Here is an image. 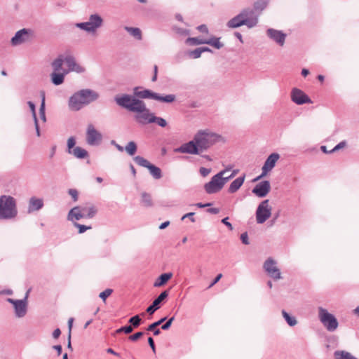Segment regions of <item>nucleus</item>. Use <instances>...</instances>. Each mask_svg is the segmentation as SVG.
Returning <instances> with one entry per match:
<instances>
[{
  "label": "nucleus",
  "instance_id": "obj_1",
  "mask_svg": "<svg viewBox=\"0 0 359 359\" xmlns=\"http://www.w3.org/2000/svg\"><path fill=\"white\" fill-rule=\"evenodd\" d=\"M114 101L117 105L128 110L136 113L135 120L142 124L156 123L161 127H165L167 121L158 116H156L147 107L146 104L142 100H139L129 94H121L114 97Z\"/></svg>",
  "mask_w": 359,
  "mask_h": 359
},
{
  "label": "nucleus",
  "instance_id": "obj_2",
  "mask_svg": "<svg viewBox=\"0 0 359 359\" xmlns=\"http://www.w3.org/2000/svg\"><path fill=\"white\" fill-rule=\"evenodd\" d=\"M99 94L90 89H83L74 93L69 100V108L72 111H79L84 105L97 100Z\"/></svg>",
  "mask_w": 359,
  "mask_h": 359
},
{
  "label": "nucleus",
  "instance_id": "obj_3",
  "mask_svg": "<svg viewBox=\"0 0 359 359\" xmlns=\"http://www.w3.org/2000/svg\"><path fill=\"white\" fill-rule=\"evenodd\" d=\"M257 25V16L255 14L254 11L251 8L243 9L238 15L229 20L226 25L229 28H238L243 25H245L248 28L251 29Z\"/></svg>",
  "mask_w": 359,
  "mask_h": 359
},
{
  "label": "nucleus",
  "instance_id": "obj_4",
  "mask_svg": "<svg viewBox=\"0 0 359 359\" xmlns=\"http://www.w3.org/2000/svg\"><path fill=\"white\" fill-rule=\"evenodd\" d=\"M18 215L16 200L11 196H0V219H11Z\"/></svg>",
  "mask_w": 359,
  "mask_h": 359
},
{
  "label": "nucleus",
  "instance_id": "obj_5",
  "mask_svg": "<svg viewBox=\"0 0 359 359\" xmlns=\"http://www.w3.org/2000/svg\"><path fill=\"white\" fill-rule=\"evenodd\" d=\"M194 137L201 151L208 149L222 139L221 135L209 130H199Z\"/></svg>",
  "mask_w": 359,
  "mask_h": 359
},
{
  "label": "nucleus",
  "instance_id": "obj_6",
  "mask_svg": "<svg viewBox=\"0 0 359 359\" xmlns=\"http://www.w3.org/2000/svg\"><path fill=\"white\" fill-rule=\"evenodd\" d=\"M318 318L321 323L328 332H332L337 329L339 326L337 319L333 314L329 313L327 309L323 307H319Z\"/></svg>",
  "mask_w": 359,
  "mask_h": 359
},
{
  "label": "nucleus",
  "instance_id": "obj_7",
  "mask_svg": "<svg viewBox=\"0 0 359 359\" xmlns=\"http://www.w3.org/2000/svg\"><path fill=\"white\" fill-rule=\"evenodd\" d=\"M86 208H81L80 206L74 207L69 211L68 220L78 221L82 218L92 219L97 212V208L93 205H91V208L88 210V214H86Z\"/></svg>",
  "mask_w": 359,
  "mask_h": 359
},
{
  "label": "nucleus",
  "instance_id": "obj_8",
  "mask_svg": "<svg viewBox=\"0 0 359 359\" xmlns=\"http://www.w3.org/2000/svg\"><path fill=\"white\" fill-rule=\"evenodd\" d=\"M226 170H222L215 175L210 181L204 185V189L208 194H216L224 187V182H221V176L224 175Z\"/></svg>",
  "mask_w": 359,
  "mask_h": 359
},
{
  "label": "nucleus",
  "instance_id": "obj_9",
  "mask_svg": "<svg viewBox=\"0 0 359 359\" xmlns=\"http://www.w3.org/2000/svg\"><path fill=\"white\" fill-rule=\"evenodd\" d=\"M103 20L98 14H92L88 22H79L76 26L88 32H94L102 25Z\"/></svg>",
  "mask_w": 359,
  "mask_h": 359
},
{
  "label": "nucleus",
  "instance_id": "obj_10",
  "mask_svg": "<svg viewBox=\"0 0 359 359\" xmlns=\"http://www.w3.org/2000/svg\"><path fill=\"white\" fill-rule=\"evenodd\" d=\"M271 207L268 199L262 201L256 210V220L258 224L264 223L271 215Z\"/></svg>",
  "mask_w": 359,
  "mask_h": 359
},
{
  "label": "nucleus",
  "instance_id": "obj_11",
  "mask_svg": "<svg viewBox=\"0 0 359 359\" xmlns=\"http://www.w3.org/2000/svg\"><path fill=\"white\" fill-rule=\"evenodd\" d=\"M33 31L30 29L23 28L18 31L14 36L11 38V43L13 46H20L29 42L33 37Z\"/></svg>",
  "mask_w": 359,
  "mask_h": 359
},
{
  "label": "nucleus",
  "instance_id": "obj_12",
  "mask_svg": "<svg viewBox=\"0 0 359 359\" xmlns=\"http://www.w3.org/2000/svg\"><path fill=\"white\" fill-rule=\"evenodd\" d=\"M133 160L140 166L147 168L149 170L150 174L154 179L158 180L161 178V170L158 167L151 164L149 161H147L142 156H136L133 158Z\"/></svg>",
  "mask_w": 359,
  "mask_h": 359
},
{
  "label": "nucleus",
  "instance_id": "obj_13",
  "mask_svg": "<svg viewBox=\"0 0 359 359\" xmlns=\"http://www.w3.org/2000/svg\"><path fill=\"white\" fill-rule=\"evenodd\" d=\"M6 301L13 304L14 308L15 316L18 318H24L27 313V304L26 303V298L22 299H14L8 298Z\"/></svg>",
  "mask_w": 359,
  "mask_h": 359
},
{
  "label": "nucleus",
  "instance_id": "obj_14",
  "mask_svg": "<svg viewBox=\"0 0 359 359\" xmlns=\"http://www.w3.org/2000/svg\"><path fill=\"white\" fill-rule=\"evenodd\" d=\"M263 267L268 275L274 280H279L282 278L280 271L276 266V262L273 259L268 258L264 262Z\"/></svg>",
  "mask_w": 359,
  "mask_h": 359
},
{
  "label": "nucleus",
  "instance_id": "obj_15",
  "mask_svg": "<svg viewBox=\"0 0 359 359\" xmlns=\"http://www.w3.org/2000/svg\"><path fill=\"white\" fill-rule=\"evenodd\" d=\"M175 152L189 154H199L201 151L198 146L194 137L193 140L184 143L180 147L175 149Z\"/></svg>",
  "mask_w": 359,
  "mask_h": 359
},
{
  "label": "nucleus",
  "instance_id": "obj_16",
  "mask_svg": "<svg viewBox=\"0 0 359 359\" xmlns=\"http://www.w3.org/2000/svg\"><path fill=\"white\" fill-rule=\"evenodd\" d=\"M291 100L293 102L299 105H302L306 103H312V101L309 98V97L302 90L297 88H294L292 89Z\"/></svg>",
  "mask_w": 359,
  "mask_h": 359
},
{
  "label": "nucleus",
  "instance_id": "obj_17",
  "mask_svg": "<svg viewBox=\"0 0 359 359\" xmlns=\"http://www.w3.org/2000/svg\"><path fill=\"white\" fill-rule=\"evenodd\" d=\"M102 140V135L93 125H89L86 132V142L89 145H98Z\"/></svg>",
  "mask_w": 359,
  "mask_h": 359
},
{
  "label": "nucleus",
  "instance_id": "obj_18",
  "mask_svg": "<svg viewBox=\"0 0 359 359\" xmlns=\"http://www.w3.org/2000/svg\"><path fill=\"white\" fill-rule=\"evenodd\" d=\"M271 190L269 181L264 180L257 184L252 189V192L259 198L265 197Z\"/></svg>",
  "mask_w": 359,
  "mask_h": 359
},
{
  "label": "nucleus",
  "instance_id": "obj_19",
  "mask_svg": "<svg viewBox=\"0 0 359 359\" xmlns=\"http://www.w3.org/2000/svg\"><path fill=\"white\" fill-rule=\"evenodd\" d=\"M169 295V290H164L152 302V304L147 307L146 311L149 314H154L158 309H160V304L167 299Z\"/></svg>",
  "mask_w": 359,
  "mask_h": 359
},
{
  "label": "nucleus",
  "instance_id": "obj_20",
  "mask_svg": "<svg viewBox=\"0 0 359 359\" xmlns=\"http://www.w3.org/2000/svg\"><path fill=\"white\" fill-rule=\"evenodd\" d=\"M279 158L280 156L277 153H272L268 156L262 168V176H266L275 167L276 163Z\"/></svg>",
  "mask_w": 359,
  "mask_h": 359
},
{
  "label": "nucleus",
  "instance_id": "obj_21",
  "mask_svg": "<svg viewBox=\"0 0 359 359\" xmlns=\"http://www.w3.org/2000/svg\"><path fill=\"white\" fill-rule=\"evenodd\" d=\"M267 36L278 43L279 46H283L285 44L286 34L283 32L269 28L266 31Z\"/></svg>",
  "mask_w": 359,
  "mask_h": 359
},
{
  "label": "nucleus",
  "instance_id": "obj_22",
  "mask_svg": "<svg viewBox=\"0 0 359 359\" xmlns=\"http://www.w3.org/2000/svg\"><path fill=\"white\" fill-rule=\"evenodd\" d=\"M65 62L68 67L69 72H75L76 73H83L85 72V68L76 63L75 58L70 55L65 57Z\"/></svg>",
  "mask_w": 359,
  "mask_h": 359
},
{
  "label": "nucleus",
  "instance_id": "obj_23",
  "mask_svg": "<svg viewBox=\"0 0 359 359\" xmlns=\"http://www.w3.org/2000/svg\"><path fill=\"white\" fill-rule=\"evenodd\" d=\"M140 89H142V87L137 86L134 88L133 95V97L139 100L148 98L155 100L156 93L152 92L151 90L148 89L139 90Z\"/></svg>",
  "mask_w": 359,
  "mask_h": 359
},
{
  "label": "nucleus",
  "instance_id": "obj_24",
  "mask_svg": "<svg viewBox=\"0 0 359 359\" xmlns=\"http://www.w3.org/2000/svg\"><path fill=\"white\" fill-rule=\"evenodd\" d=\"M43 205L44 203L42 198H39L35 196L31 197L29 200L27 212L28 213H32L35 211H39Z\"/></svg>",
  "mask_w": 359,
  "mask_h": 359
},
{
  "label": "nucleus",
  "instance_id": "obj_25",
  "mask_svg": "<svg viewBox=\"0 0 359 359\" xmlns=\"http://www.w3.org/2000/svg\"><path fill=\"white\" fill-rule=\"evenodd\" d=\"M268 4V0H258L254 3L253 8H251V10L254 11L255 14L257 16V22L261 12L266 8Z\"/></svg>",
  "mask_w": 359,
  "mask_h": 359
},
{
  "label": "nucleus",
  "instance_id": "obj_26",
  "mask_svg": "<svg viewBox=\"0 0 359 359\" xmlns=\"http://www.w3.org/2000/svg\"><path fill=\"white\" fill-rule=\"evenodd\" d=\"M69 73V71L63 70L62 73H59L58 72H53L50 74V79L52 83L55 86L61 85L65 80V76Z\"/></svg>",
  "mask_w": 359,
  "mask_h": 359
},
{
  "label": "nucleus",
  "instance_id": "obj_27",
  "mask_svg": "<svg viewBox=\"0 0 359 359\" xmlns=\"http://www.w3.org/2000/svg\"><path fill=\"white\" fill-rule=\"evenodd\" d=\"M172 277V273H164L160 275V276L154 283V287H160L167 283V282Z\"/></svg>",
  "mask_w": 359,
  "mask_h": 359
},
{
  "label": "nucleus",
  "instance_id": "obj_28",
  "mask_svg": "<svg viewBox=\"0 0 359 359\" xmlns=\"http://www.w3.org/2000/svg\"><path fill=\"white\" fill-rule=\"evenodd\" d=\"M244 180H245V175H243L242 177H239L236 178V180H234L230 184L228 191L231 194L236 192L241 188V187L243 185Z\"/></svg>",
  "mask_w": 359,
  "mask_h": 359
},
{
  "label": "nucleus",
  "instance_id": "obj_29",
  "mask_svg": "<svg viewBox=\"0 0 359 359\" xmlns=\"http://www.w3.org/2000/svg\"><path fill=\"white\" fill-rule=\"evenodd\" d=\"M69 154H71L73 156H74L76 158H80V159L85 158L88 156V151L86 149H84L80 147H74L72 149V152H69Z\"/></svg>",
  "mask_w": 359,
  "mask_h": 359
},
{
  "label": "nucleus",
  "instance_id": "obj_30",
  "mask_svg": "<svg viewBox=\"0 0 359 359\" xmlns=\"http://www.w3.org/2000/svg\"><path fill=\"white\" fill-rule=\"evenodd\" d=\"M63 62H65V57L62 55H59L54 60L51 64L53 72H59L62 70Z\"/></svg>",
  "mask_w": 359,
  "mask_h": 359
},
{
  "label": "nucleus",
  "instance_id": "obj_31",
  "mask_svg": "<svg viewBox=\"0 0 359 359\" xmlns=\"http://www.w3.org/2000/svg\"><path fill=\"white\" fill-rule=\"evenodd\" d=\"M125 30L127 31L131 36L135 38L137 40L142 39V32L140 29L137 27H131L126 26L124 27Z\"/></svg>",
  "mask_w": 359,
  "mask_h": 359
},
{
  "label": "nucleus",
  "instance_id": "obj_32",
  "mask_svg": "<svg viewBox=\"0 0 359 359\" xmlns=\"http://www.w3.org/2000/svg\"><path fill=\"white\" fill-rule=\"evenodd\" d=\"M334 356L335 359H357L349 352L345 351H336L334 353Z\"/></svg>",
  "mask_w": 359,
  "mask_h": 359
},
{
  "label": "nucleus",
  "instance_id": "obj_33",
  "mask_svg": "<svg viewBox=\"0 0 359 359\" xmlns=\"http://www.w3.org/2000/svg\"><path fill=\"white\" fill-rule=\"evenodd\" d=\"M155 100L161 101L163 102L170 103L175 101V95L172 94L166 95L165 96L161 95L158 93L156 94Z\"/></svg>",
  "mask_w": 359,
  "mask_h": 359
},
{
  "label": "nucleus",
  "instance_id": "obj_34",
  "mask_svg": "<svg viewBox=\"0 0 359 359\" xmlns=\"http://www.w3.org/2000/svg\"><path fill=\"white\" fill-rule=\"evenodd\" d=\"M220 38L212 37L206 40L205 44H208L217 49H220L224 46V44L219 41Z\"/></svg>",
  "mask_w": 359,
  "mask_h": 359
},
{
  "label": "nucleus",
  "instance_id": "obj_35",
  "mask_svg": "<svg viewBox=\"0 0 359 359\" xmlns=\"http://www.w3.org/2000/svg\"><path fill=\"white\" fill-rule=\"evenodd\" d=\"M282 315L287 323L291 326L294 327L297 324V320L295 317L290 316L287 312L285 310L282 311Z\"/></svg>",
  "mask_w": 359,
  "mask_h": 359
},
{
  "label": "nucleus",
  "instance_id": "obj_36",
  "mask_svg": "<svg viewBox=\"0 0 359 359\" xmlns=\"http://www.w3.org/2000/svg\"><path fill=\"white\" fill-rule=\"evenodd\" d=\"M141 203L144 207H151L153 205V202L151 195L146 192H143L142 194Z\"/></svg>",
  "mask_w": 359,
  "mask_h": 359
},
{
  "label": "nucleus",
  "instance_id": "obj_37",
  "mask_svg": "<svg viewBox=\"0 0 359 359\" xmlns=\"http://www.w3.org/2000/svg\"><path fill=\"white\" fill-rule=\"evenodd\" d=\"M126 151L128 153L130 156H133L137 152V144L133 142L130 141L129 142L127 145L125 147Z\"/></svg>",
  "mask_w": 359,
  "mask_h": 359
},
{
  "label": "nucleus",
  "instance_id": "obj_38",
  "mask_svg": "<svg viewBox=\"0 0 359 359\" xmlns=\"http://www.w3.org/2000/svg\"><path fill=\"white\" fill-rule=\"evenodd\" d=\"M41 97H42V99H41V103L40 108H39V116H40L41 119L43 122H46V113H45L46 105H45V93H44V92L41 93Z\"/></svg>",
  "mask_w": 359,
  "mask_h": 359
},
{
  "label": "nucleus",
  "instance_id": "obj_39",
  "mask_svg": "<svg viewBox=\"0 0 359 359\" xmlns=\"http://www.w3.org/2000/svg\"><path fill=\"white\" fill-rule=\"evenodd\" d=\"M128 323L133 327H138L142 323V319L139 315H135L128 320Z\"/></svg>",
  "mask_w": 359,
  "mask_h": 359
},
{
  "label": "nucleus",
  "instance_id": "obj_40",
  "mask_svg": "<svg viewBox=\"0 0 359 359\" xmlns=\"http://www.w3.org/2000/svg\"><path fill=\"white\" fill-rule=\"evenodd\" d=\"M206 39H200L197 37H189L186 40V43L190 45L205 44Z\"/></svg>",
  "mask_w": 359,
  "mask_h": 359
},
{
  "label": "nucleus",
  "instance_id": "obj_41",
  "mask_svg": "<svg viewBox=\"0 0 359 359\" xmlns=\"http://www.w3.org/2000/svg\"><path fill=\"white\" fill-rule=\"evenodd\" d=\"M202 53H203V52L201 50V47L200 48H197L195 50L189 51L188 53L189 56L190 57H191V58H194V59L199 58Z\"/></svg>",
  "mask_w": 359,
  "mask_h": 359
},
{
  "label": "nucleus",
  "instance_id": "obj_42",
  "mask_svg": "<svg viewBox=\"0 0 359 359\" xmlns=\"http://www.w3.org/2000/svg\"><path fill=\"white\" fill-rule=\"evenodd\" d=\"M147 330L149 332H153L154 335L158 336L161 334L160 329L157 328V325L156 323L150 324L147 327Z\"/></svg>",
  "mask_w": 359,
  "mask_h": 359
},
{
  "label": "nucleus",
  "instance_id": "obj_43",
  "mask_svg": "<svg viewBox=\"0 0 359 359\" xmlns=\"http://www.w3.org/2000/svg\"><path fill=\"white\" fill-rule=\"evenodd\" d=\"M133 327L131 325H126L116 330V332L118 334L121 332H124L125 334H130L133 332Z\"/></svg>",
  "mask_w": 359,
  "mask_h": 359
},
{
  "label": "nucleus",
  "instance_id": "obj_44",
  "mask_svg": "<svg viewBox=\"0 0 359 359\" xmlns=\"http://www.w3.org/2000/svg\"><path fill=\"white\" fill-rule=\"evenodd\" d=\"M113 292L112 289L107 288L103 292H100L99 294L100 298H101L104 302L106 300V299Z\"/></svg>",
  "mask_w": 359,
  "mask_h": 359
},
{
  "label": "nucleus",
  "instance_id": "obj_45",
  "mask_svg": "<svg viewBox=\"0 0 359 359\" xmlns=\"http://www.w3.org/2000/svg\"><path fill=\"white\" fill-rule=\"evenodd\" d=\"M74 226H76V228L79 229V233H83L86 230H88V229H91L90 226H86V225H83V224H79V223H77L76 222L74 223Z\"/></svg>",
  "mask_w": 359,
  "mask_h": 359
},
{
  "label": "nucleus",
  "instance_id": "obj_46",
  "mask_svg": "<svg viewBox=\"0 0 359 359\" xmlns=\"http://www.w3.org/2000/svg\"><path fill=\"white\" fill-rule=\"evenodd\" d=\"M76 144V140L74 137H70L67 140V151L68 153L72 152Z\"/></svg>",
  "mask_w": 359,
  "mask_h": 359
},
{
  "label": "nucleus",
  "instance_id": "obj_47",
  "mask_svg": "<svg viewBox=\"0 0 359 359\" xmlns=\"http://www.w3.org/2000/svg\"><path fill=\"white\" fill-rule=\"evenodd\" d=\"M27 104L30 109V111L32 112V117H33V119L35 120V119H38L37 118V116H36V107H35V104L34 102H32V101H28L27 102Z\"/></svg>",
  "mask_w": 359,
  "mask_h": 359
},
{
  "label": "nucleus",
  "instance_id": "obj_48",
  "mask_svg": "<svg viewBox=\"0 0 359 359\" xmlns=\"http://www.w3.org/2000/svg\"><path fill=\"white\" fill-rule=\"evenodd\" d=\"M68 194L71 196L73 201L74 202L77 201L79 199V193L75 189H69L68 191Z\"/></svg>",
  "mask_w": 359,
  "mask_h": 359
},
{
  "label": "nucleus",
  "instance_id": "obj_49",
  "mask_svg": "<svg viewBox=\"0 0 359 359\" xmlns=\"http://www.w3.org/2000/svg\"><path fill=\"white\" fill-rule=\"evenodd\" d=\"M174 320H175L174 316L169 318L164 324L162 325L161 329L163 330H168L170 327Z\"/></svg>",
  "mask_w": 359,
  "mask_h": 359
},
{
  "label": "nucleus",
  "instance_id": "obj_50",
  "mask_svg": "<svg viewBox=\"0 0 359 359\" xmlns=\"http://www.w3.org/2000/svg\"><path fill=\"white\" fill-rule=\"evenodd\" d=\"M173 29L179 34L180 35H182V36H187L188 34H189V30L188 29H183V28H179V27H175L173 28Z\"/></svg>",
  "mask_w": 359,
  "mask_h": 359
},
{
  "label": "nucleus",
  "instance_id": "obj_51",
  "mask_svg": "<svg viewBox=\"0 0 359 359\" xmlns=\"http://www.w3.org/2000/svg\"><path fill=\"white\" fill-rule=\"evenodd\" d=\"M346 143L345 141H342L339 142L338 144H337L332 150L329 151V153H333L334 151H337L342 148H344L346 146Z\"/></svg>",
  "mask_w": 359,
  "mask_h": 359
},
{
  "label": "nucleus",
  "instance_id": "obj_52",
  "mask_svg": "<svg viewBox=\"0 0 359 359\" xmlns=\"http://www.w3.org/2000/svg\"><path fill=\"white\" fill-rule=\"evenodd\" d=\"M143 334H144V333L142 332H137L135 333L134 334L130 335L129 337V339L133 341H137L138 339H140L141 337H142Z\"/></svg>",
  "mask_w": 359,
  "mask_h": 359
},
{
  "label": "nucleus",
  "instance_id": "obj_53",
  "mask_svg": "<svg viewBox=\"0 0 359 359\" xmlns=\"http://www.w3.org/2000/svg\"><path fill=\"white\" fill-rule=\"evenodd\" d=\"M241 240L242 243L245 245L249 244L248 235L247 232H244L241 235Z\"/></svg>",
  "mask_w": 359,
  "mask_h": 359
},
{
  "label": "nucleus",
  "instance_id": "obj_54",
  "mask_svg": "<svg viewBox=\"0 0 359 359\" xmlns=\"http://www.w3.org/2000/svg\"><path fill=\"white\" fill-rule=\"evenodd\" d=\"M194 212L187 213L182 216V220H184L185 218H189L191 222H195L196 220L195 218L194 217Z\"/></svg>",
  "mask_w": 359,
  "mask_h": 359
},
{
  "label": "nucleus",
  "instance_id": "obj_55",
  "mask_svg": "<svg viewBox=\"0 0 359 359\" xmlns=\"http://www.w3.org/2000/svg\"><path fill=\"white\" fill-rule=\"evenodd\" d=\"M229 220V217H226L224 219H222V222L226 226L229 230H233V226L232 224L228 221Z\"/></svg>",
  "mask_w": 359,
  "mask_h": 359
},
{
  "label": "nucleus",
  "instance_id": "obj_56",
  "mask_svg": "<svg viewBox=\"0 0 359 359\" xmlns=\"http://www.w3.org/2000/svg\"><path fill=\"white\" fill-rule=\"evenodd\" d=\"M148 344L149 346L151 347L152 351L155 353H156V346L154 344V341L151 337H149L148 338Z\"/></svg>",
  "mask_w": 359,
  "mask_h": 359
},
{
  "label": "nucleus",
  "instance_id": "obj_57",
  "mask_svg": "<svg viewBox=\"0 0 359 359\" xmlns=\"http://www.w3.org/2000/svg\"><path fill=\"white\" fill-rule=\"evenodd\" d=\"M210 172V169L206 168H200V173L203 177H205L208 175Z\"/></svg>",
  "mask_w": 359,
  "mask_h": 359
},
{
  "label": "nucleus",
  "instance_id": "obj_58",
  "mask_svg": "<svg viewBox=\"0 0 359 359\" xmlns=\"http://www.w3.org/2000/svg\"><path fill=\"white\" fill-rule=\"evenodd\" d=\"M197 29L202 33H208V29L205 25H201L198 26Z\"/></svg>",
  "mask_w": 359,
  "mask_h": 359
},
{
  "label": "nucleus",
  "instance_id": "obj_59",
  "mask_svg": "<svg viewBox=\"0 0 359 359\" xmlns=\"http://www.w3.org/2000/svg\"><path fill=\"white\" fill-rule=\"evenodd\" d=\"M222 277V273H219L218 274L215 278V279L213 280V281L210 283V285H209L208 288H210L212 287L214 285H215L220 279Z\"/></svg>",
  "mask_w": 359,
  "mask_h": 359
},
{
  "label": "nucleus",
  "instance_id": "obj_60",
  "mask_svg": "<svg viewBox=\"0 0 359 359\" xmlns=\"http://www.w3.org/2000/svg\"><path fill=\"white\" fill-rule=\"evenodd\" d=\"M194 205H195L198 208H205V207H210V205H212V203H197L194 204Z\"/></svg>",
  "mask_w": 359,
  "mask_h": 359
},
{
  "label": "nucleus",
  "instance_id": "obj_61",
  "mask_svg": "<svg viewBox=\"0 0 359 359\" xmlns=\"http://www.w3.org/2000/svg\"><path fill=\"white\" fill-rule=\"evenodd\" d=\"M34 126H35V129H36V135L38 137H39L41 135V133H40V129H39L38 119H35V120H34Z\"/></svg>",
  "mask_w": 359,
  "mask_h": 359
},
{
  "label": "nucleus",
  "instance_id": "obj_62",
  "mask_svg": "<svg viewBox=\"0 0 359 359\" xmlns=\"http://www.w3.org/2000/svg\"><path fill=\"white\" fill-rule=\"evenodd\" d=\"M61 334V331L59 328L55 329L53 332V337L57 339Z\"/></svg>",
  "mask_w": 359,
  "mask_h": 359
},
{
  "label": "nucleus",
  "instance_id": "obj_63",
  "mask_svg": "<svg viewBox=\"0 0 359 359\" xmlns=\"http://www.w3.org/2000/svg\"><path fill=\"white\" fill-rule=\"evenodd\" d=\"M207 212L210 214H217L219 212V210L217 208H210L207 210Z\"/></svg>",
  "mask_w": 359,
  "mask_h": 359
},
{
  "label": "nucleus",
  "instance_id": "obj_64",
  "mask_svg": "<svg viewBox=\"0 0 359 359\" xmlns=\"http://www.w3.org/2000/svg\"><path fill=\"white\" fill-rule=\"evenodd\" d=\"M53 348L56 350L57 355H60L62 353V348L61 345H55L53 346Z\"/></svg>",
  "mask_w": 359,
  "mask_h": 359
}]
</instances>
